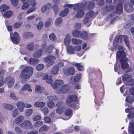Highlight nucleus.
I'll use <instances>...</instances> for the list:
<instances>
[{
  "instance_id": "f257e3e1",
  "label": "nucleus",
  "mask_w": 134,
  "mask_h": 134,
  "mask_svg": "<svg viewBox=\"0 0 134 134\" xmlns=\"http://www.w3.org/2000/svg\"><path fill=\"white\" fill-rule=\"evenodd\" d=\"M120 52H118L117 54V58H120L119 60L121 68L124 70L128 69L129 67V65L127 62L128 61L129 59L126 57L125 54L122 53L123 56H120Z\"/></svg>"
},
{
  "instance_id": "f03ea898",
  "label": "nucleus",
  "mask_w": 134,
  "mask_h": 134,
  "mask_svg": "<svg viewBox=\"0 0 134 134\" xmlns=\"http://www.w3.org/2000/svg\"><path fill=\"white\" fill-rule=\"evenodd\" d=\"M33 68L30 66L25 67L21 73V77L24 79L29 78L33 74Z\"/></svg>"
},
{
  "instance_id": "7ed1b4c3",
  "label": "nucleus",
  "mask_w": 134,
  "mask_h": 134,
  "mask_svg": "<svg viewBox=\"0 0 134 134\" xmlns=\"http://www.w3.org/2000/svg\"><path fill=\"white\" fill-rule=\"evenodd\" d=\"M95 13L93 11H90L88 13H86L85 15L84 19L82 20V22L83 24H86L88 23L89 25H87L88 27L91 24V21L92 18L94 16Z\"/></svg>"
},
{
  "instance_id": "20e7f679",
  "label": "nucleus",
  "mask_w": 134,
  "mask_h": 134,
  "mask_svg": "<svg viewBox=\"0 0 134 134\" xmlns=\"http://www.w3.org/2000/svg\"><path fill=\"white\" fill-rule=\"evenodd\" d=\"M122 40H124L126 46L129 49L130 48V46L129 44V41L126 36L120 35L114 38V42H120Z\"/></svg>"
},
{
  "instance_id": "39448f33",
  "label": "nucleus",
  "mask_w": 134,
  "mask_h": 134,
  "mask_svg": "<svg viewBox=\"0 0 134 134\" xmlns=\"http://www.w3.org/2000/svg\"><path fill=\"white\" fill-rule=\"evenodd\" d=\"M122 77L124 83H128L130 86L134 85V79L131 75L125 74L122 75Z\"/></svg>"
},
{
  "instance_id": "423d86ee",
  "label": "nucleus",
  "mask_w": 134,
  "mask_h": 134,
  "mask_svg": "<svg viewBox=\"0 0 134 134\" xmlns=\"http://www.w3.org/2000/svg\"><path fill=\"white\" fill-rule=\"evenodd\" d=\"M55 59L54 56L50 55L46 57L44 59L45 62L48 63L47 65L48 67H49L54 64L55 61L54 60Z\"/></svg>"
},
{
  "instance_id": "0eeeda50",
  "label": "nucleus",
  "mask_w": 134,
  "mask_h": 134,
  "mask_svg": "<svg viewBox=\"0 0 134 134\" xmlns=\"http://www.w3.org/2000/svg\"><path fill=\"white\" fill-rule=\"evenodd\" d=\"M19 126L25 129H30L33 127L31 122L28 120H25L23 122L20 124Z\"/></svg>"
},
{
  "instance_id": "6e6552de",
  "label": "nucleus",
  "mask_w": 134,
  "mask_h": 134,
  "mask_svg": "<svg viewBox=\"0 0 134 134\" xmlns=\"http://www.w3.org/2000/svg\"><path fill=\"white\" fill-rule=\"evenodd\" d=\"M63 72L65 75L67 76L73 75L75 73V70L73 66H71L64 69Z\"/></svg>"
},
{
  "instance_id": "1a4fd4ad",
  "label": "nucleus",
  "mask_w": 134,
  "mask_h": 134,
  "mask_svg": "<svg viewBox=\"0 0 134 134\" xmlns=\"http://www.w3.org/2000/svg\"><path fill=\"white\" fill-rule=\"evenodd\" d=\"M77 99V97L74 95H71L68 97L66 100V103L68 106L71 104L72 102H76Z\"/></svg>"
},
{
  "instance_id": "9d476101",
  "label": "nucleus",
  "mask_w": 134,
  "mask_h": 134,
  "mask_svg": "<svg viewBox=\"0 0 134 134\" xmlns=\"http://www.w3.org/2000/svg\"><path fill=\"white\" fill-rule=\"evenodd\" d=\"M10 38L12 41L14 43L18 44L19 43V41L20 40V38L18 34L16 32H15L13 35V36L12 37L10 35Z\"/></svg>"
},
{
  "instance_id": "9b49d317",
  "label": "nucleus",
  "mask_w": 134,
  "mask_h": 134,
  "mask_svg": "<svg viewBox=\"0 0 134 134\" xmlns=\"http://www.w3.org/2000/svg\"><path fill=\"white\" fill-rule=\"evenodd\" d=\"M69 89V87L68 85H65L62 87L60 90H56V93L58 94H60L61 92L63 93H66L68 92Z\"/></svg>"
},
{
  "instance_id": "f8f14e48",
  "label": "nucleus",
  "mask_w": 134,
  "mask_h": 134,
  "mask_svg": "<svg viewBox=\"0 0 134 134\" xmlns=\"http://www.w3.org/2000/svg\"><path fill=\"white\" fill-rule=\"evenodd\" d=\"M124 8L125 10L129 13L132 12L133 10V5L130 3H125L124 5Z\"/></svg>"
},
{
  "instance_id": "ddd939ff",
  "label": "nucleus",
  "mask_w": 134,
  "mask_h": 134,
  "mask_svg": "<svg viewBox=\"0 0 134 134\" xmlns=\"http://www.w3.org/2000/svg\"><path fill=\"white\" fill-rule=\"evenodd\" d=\"M88 9H93L95 7V3L93 2L89 1H86L83 4L84 7L85 8L87 6Z\"/></svg>"
},
{
  "instance_id": "4468645a",
  "label": "nucleus",
  "mask_w": 134,
  "mask_h": 134,
  "mask_svg": "<svg viewBox=\"0 0 134 134\" xmlns=\"http://www.w3.org/2000/svg\"><path fill=\"white\" fill-rule=\"evenodd\" d=\"M16 105L20 112H22L23 111L24 108L25 106V105L23 102L21 101H18L16 103Z\"/></svg>"
},
{
  "instance_id": "2eb2a0df",
  "label": "nucleus",
  "mask_w": 134,
  "mask_h": 134,
  "mask_svg": "<svg viewBox=\"0 0 134 134\" xmlns=\"http://www.w3.org/2000/svg\"><path fill=\"white\" fill-rule=\"evenodd\" d=\"M14 79L13 77H9V78H6L5 82H7L8 83V87L9 88L11 87L14 82Z\"/></svg>"
},
{
  "instance_id": "dca6fc26",
  "label": "nucleus",
  "mask_w": 134,
  "mask_h": 134,
  "mask_svg": "<svg viewBox=\"0 0 134 134\" xmlns=\"http://www.w3.org/2000/svg\"><path fill=\"white\" fill-rule=\"evenodd\" d=\"M85 8L84 7H82L81 9L78 10V12L75 15V17L77 18H80L82 17L84 15L85 13L84 9Z\"/></svg>"
},
{
  "instance_id": "f3484780",
  "label": "nucleus",
  "mask_w": 134,
  "mask_h": 134,
  "mask_svg": "<svg viewBox=\"0 0 134 134\" xmlns=\"http://www.w3.org/2000/svg\"><path fill=\"white\" fill-rule=\"evenodd\" d=\"M80 76L81 74H77L75 76L74 79L73 81L72 80L73 77H71L70 78V83L72 84H75L79 80L80 78Z\"/></svg>"
},
{
  "instance_id": "a211bd4d",
  "label": "nucleus",
  "mask_w": 134,
  "mask_h": 134,
  "mask_svg": "<svg viewBox=\"0 0 134 134\" xmlns=\"http://www.w3.org/2000/svg\"><path fill=\"white\" fill-rule=\"evenodd\" d=\"M43 50L42 49L38 50L36 52L34 53L33 56L34 57L38 58L42 54Z\"/></svg>"
},
{
  "instance_id": "6ab92c4d",
  "label": "nucleus",
  "mask_w": 134,
  "mask_h": 134,
  "mask_svg": "<svg viewBox=\"0 0 134 134\" xmlns=\"http://www.w3.org/2000/svg\"><path fill=\"white\" fill-rule=\"evenodd\" d=\"M122 5L121 2L118 4L116 7V12L118 14H121L122 13Z\"/></svg>"
},
{
  "instance_id": "aec40b11",
  "label": "nucleus",
  "mask_w": 134,
  "mask_h": 134,
  "mask_svg": "<svg viewBox=\"0 0 134 134\" xmlns=\"http://www.w3.org/2000/svg\"><path fill=\"white\" fill-rule=\"evenodd\" d=\"M41 77L42 79L46 80V82L48 83H51L52 81V76H48L47 75H45L44 76H41Z\"/></svg>"
},
{
  "instance_id": "412c9836",
  "label": "nucleus",
  "mask_w": 134,
  "mask_h": 134,
  "mask_svg": "<svg viewBox=\"0 0 134 134\" xmlns=\"http://www.w3.org/2000/svg\"><path fill=\"white\" fill-rule=\"evenodd\" d=\"M54 47L53 44L46 46L44 49V52L46 53H49L51 52L53 50Z\"/></svg>"
},
{
  "instance_id": "4be33fe9",
  "label": "nucleus",
  "mask_w": 134,
  "mask_h": 134,
  "mask_svg": "<svg viewBox=\"0 0 134 134\" xmlns=\"http://www.w3.org/2000/svg\"><path fill=\"white\" fill-rule=\"evenodd\" d=\"M67 52L70 54H73L75 51L74 47L71 45H68L66 47Z\"/></svg>"
},
{
  "instance_id": "5701e85b",
  "label": "nucleus",
  "mask_w": 134,
  "mask_h": 134,
  "mask_svg": "<svg viewBox=\"0 0 134 134\" xmlns=\"http://www.w3.org/2000/svg\"><path fill=\"white\" fill-rule=\"evenodd\" d=\"M72 64L74 66L76 67L79 71H82L84 69L83 66L81 64V63H73Z\"/></svg>"
},
{
  "instance_id": "b1692460",
  "label": "nucleus",
  "mask_w": 134,
  "mask_h": 134,
  "mask_svg": "<svg viewBox=\"0 0 134 134\" xmlns=\"http://www.w3.org/2000/svg\"><path fill=\"white\" fill-rule=\"evenodd\" d=\"M39 60L38 59H34L31 58L29 60L28 63L30 64L35 65L38 63Z\"/></svg>"
},
{
  "instance_id": "393cba45",
  "label": "nucleus",
  "mask_w": 134,
  "mask_h": 134,
  "mask_svg": "<svg viewBox=\"0 0 134 134\" xmlns=\"http://www.w3.org/2000/svg\"><path fill=\"white\" fill-rule=\"evenodd\" d=\"M51 3H47L45 4L41 8V11L42 12H45L48 9H49L51 6Z\"/></svg>"
},
{
  "instance_id": "a878e982",
  "label": "nucleus",
  "mask_w": 134,
  "mask_h": 134,
  "mask_svg": "<svg viewBox=\"0 0 134 134\" xmlns=\"http://www.w3.org/2000/svg\"><path fill=\"white\" fill-rule=\"evenodd\" d=\"M64 44L66 46L68 45L70 42V36L69 34H67L64 40Z\"/></svg>"
},
{
  "instance_id": "bb28decb",
  "label": "nucleus",
  "mask_w": 134,
  "mask_h": 134,
  "mask_svg": "<svg viewBox=\"0 0 134 134\" xmlns=\"http://www.w3.org/2000/svg\"><path fill=\"white\" fill-rule=\"evenodd\" d=\"M119 49L120 50L116 54V57L117 58V54L118 52H120V56H123V55L122 54V53H124L125 54V56H126V54L125 53V49L124 48V47L121 46H119L118 47Z\"/></svg>"
},
{
  "instance_id": "cd10ccee",
  "label": "nucleus",
  "mask_w": 134,
  "mask_h": 134,
  "mask_svg": "<svg viewBox=\"0 0 134 134\" xmlns=\"http://www.w3.org/2000/svg\"><path fill=\"white\" fill-rule=\"evenodd\" d=\"M84 7L83 3H80L79 4H76L74 6L73 9L75 11H77L81 9V7Z\"/></svg>"
},
{
  "instance_id": "c85d7f7f",
  "label": "nucleus",
  "mask_w": 134,
  "mask_h": 134,
  "mask_svg": "<svg viewBox=\"0 0 134 134\" xmlns=\"http://www.w3.org/2000/svg\"><path fill=\"white\" fill-rule=\"evenodd\" d=\"M24 119V118L23 116L22 115L19 116L15 119L14 122L18 124L22 122L23 121Z\"/></svg>"
},
{
  "instance_id": "c756f323",
  "label": "nucleus",
  "mask_w": 134,
  "mask_h": 134,
  "mask_svg": "<svg viewBox=\"0 0 134 134\" xmlns=\"http://www.w3.org/2000/svg\"><path fill=\"white\" fill-rule=\"evenodd\" d=\"M43 87L40 85H37L36 86L35 92L38 93H41L44 90Z\"/></svg>"
},
{
  "instance_id": "7c9ffc66",
  "label": "nucleus",
  "mask_w": 134,
  "mask_h": 134,
  "mask_svg": "<svg viewBox=\"0 0 134 134\" xmlns=\"http://www.w3.org/2000/svg\"><path fill=\"white\" fill-rule=\"evenodd\" d=\"M80 37L84 39L87 40L88 37V34L86 31L81 32Z\"/></svg>"
},
{
  "instance_id": "2f4dec72",
  "label": "nucleus",
  "mask_w": 134,
  "mask_h": 134,
  "mask_svg": "<svg viewBox=\"0 0 134 134\" xmlns=\"http://www.w3.org/2000/svg\"><path fill=\"white\" fill-rule=\"evenodd\" d=\"M65 114L66 116H70L68 118L69 119H70L72 115V111L71 109L69 108L67 109L65 111Z\"/></svg>"
},
{
  "instance_id": "473e14b6",
  "label": "nucleus",
  "mask_w": 134,
  "mask_h": 134,
  "mask_svg": "<svg viewBox=\"0 0 134 134\" xmlns=\"http://www.w3.org/2000/svg\"><path fill=\"white\" fill-rule=\"evenodd\" d=\"M30 87L29 84H25L24 85L22 88V90L28 91H31L32 89L30 88Z\"/></svg>"
},
{
  "instance_id": "72a5a7b5",
  "label": "nucleus",
  "mask_w": 134,
  "mask_h": 134,
  "mask_svg": "<svg viewBox=\"0 0 134 134\" xmlns=\"http://www.w3.org/2000/svg\"><path fill=\"white\" fill-rule=\"evenodd\" d=\"M34 36V35L30 32H26L23 35V36L25 38H31Z\"/></svg>"
},
{
  "instance_id": "f704fd0d",
  "label": "nucleus",
  "mask_w": 134,
  "mask_h": 134,
  "mask_svg": "<svg viewBox=\"0 0 134 134\" xmlns=\"http://www.w3.org/2000/svg\"><path fill=\"white\" fill-rule=\"evenodd\" d=\"M33 110L31 109H27L25 110V116L26 117L30 116L32 114Z\"/></svg>"
},
{
  "instance_id": "c9c22d12",
  "label": "nucleus",
  "mask_w": 134,
  "mask_h": 134,
  "mask_svg": "<svg viewBox=\"0 0 134 134\" xmlns=\"http://www.w3.org/2000/svg\"><path fill=\"white\" fill-rule=\"evenodd\" d=\"M72 34L73 36L76 37H80L81 34V31L77 30H74L72 32Z\"/></svg>"
},
{
  "instance_id": "e433bc0d",
  "label": "nucleus",
  "mask_w": 134,
  "mask_h": 134,
  "mask_svg": "<svg viewBox=\"0 0 134 134\" xmlns=\"http://www.w3.org/2000/svg\"><path fill=\"white\" fill-rule=\"evenodd\" d=\"M130 126L129 127V131L132 134H134V122L130 123Z\"/></svg>"
},
{
  "instance_id": "4c0bfd02",
  "label": "nucleus",
  "mask_w": 134,
  "mask_h": 134,
  "mask_svg": "<svg viewBox=\"0 0 134 134\" xmlns=\"http://www.w3.org/2000/svg\"><path fill=\"white\" fill-rule=\"evenodd\" d=\"M71 42L72 44H81L82 42L81 40L75 38H72L71 39Z\"/></svg>"
},
{
  "instance_id": "58836bf2",
  "label": "nucleus",
  "mask_w": 134,
  "mask_h": 134,
  "mask_svg": "<svg viewBox=\"0 0 134 134\" xmlns=\"http://www.w3.org/2000/svg\"><path fill=\"white\" fill-rule=\"evenodd\" d=\"M45 104V103L44 102H37L34 103V105L36 107H41L44 106Z\"/></svg>"
},
{
  "instance_id": "ea45409f",
  "label": "nucleus",
  "mask_w": 134,
  "mask_h": 134,
  "mask_svg": "<svg viewBox=\"0 0 134 134\" xmlns=\"http://www.w3.org/2000/svg\"><path fill=\"white\" fill-rule=\"evenodd\" d=\"M69 11V10L68 8H65L63 11H62L61 13H59V15L60 16L64 17L67 14Z\"/></svg>"
},
{
  "instance_id": "a19ab883",
  "label": "nucleus",
  "mask_w": 134,
  "mask_h": 134,
  "mask_svg": "<svg viewBox=\"0 0 134 134\" xmlns=\"http://www.w3.org/2000/svg\"><path fill=\"white\" fill-rule=\"evenodd\" d=\"M47 98L50 101L53 100L54 101H57L58 98L57 96H50L47 97Z\"/></svg>"
},
{
  "instance_id": "79ce46f5",
  "label": "nucleus",
  "mask_w": 134,
  "mask_h": 134,
  "mask_svg": "<svg viewBox=\"0 0 134 134\" xmlns=\"http://www.w3.org/2000/svg\"><path fill=\"white\" fill-rule=\"evenodd\" d=\"M34 45L33 42H31L26 45V47L29 51H31L33 49Z\"/></svg>"
},
{
  "instance_id": "37998d69",
  "label": "nucleus",
  "mask_w": 134,
  "mask_h": 134,
  "mask_svg": "<svg viewBox=\"0 0 134 134\" xmlns=\"http://www.w3.org/2000/svg\"><path fill=\"white\" fill-rule=\"evenodd\" d=\"M53 22L51 18L48 19L45 24V26L46 27H47L48 26H50L52 24V23Z\"/></svg>"
},
{
  "instance_id": "c03bdc74",
  "label": "nucleus",
  "mask_w": 134,
  "mask_h": 134,
  "mask_svg": "<svg viewBox=\"0 0 134 134\" xmlns=\"http://www.w3.org/2000/svg\"><path fill=\"white\" fill-rule=\"evenodd\" d=\"M3 106L5 108L9 110H12L13 109V106L11 104L5 103L3 104Z\"/></svg>"
},
{
  "instance_id": "a18cd8bd",
  "label": "nucleus",
  "mask_w": 134,
  "mask_h": 134,
  "mask_svg": "<svg viewBox=\"0 0 134 134\" xmlns=\"http://www.w3.org/2000/svg\"><path fill=\"white\" fill-rule=\"evenodd\" d=\"M23 24V22L21 21L16 22L14 24L13 27L15 29H18Z\"/></svg>"
},
{
  "instance_id": "49530a36",
  "label": "nucleus",
  "mask_w": 134,
  "mask_h": 134,
  "mask_svg": "<svg viewBox=\"0 0 134 134\" xmlns=\"http://www.w3.org/2000/svg\"><path fill=\"white\" fill-rule=\"evenodd\" d=\"M58 68L57 66H54L52 70V74L54 75L56 74L58 72Z\"/></svg>"
},
{
  "instance_id": "de8ad7c7",
  "label": "nucleus",
  "mask_w": 134,
  "mask_h": 134,
  "mask_svg": "<svg viewBox=\"0 0 134 134\" xmlns=\"http://www.w3.org/2000/svg\"><path fill=\"white\" fill-rule=\"evenodd\" d=\"M9 8V6L4 4L2 5L0 7V10L1 12H4Z\"/></svg>"
},
{
  "instance_id": "09e8293b",
  "label": "nucleus",
  "mask_w": 134,
  "mask_h": 134,
  "mask_svg": "<svg viewBox=\"0 0 134 134\" xmlns=\"http://www.w3.org/2000/svg\"><path fill=\"white\" fill-rule=\"evenodd\" d=\"M29 3L27 1H26L24 3L23 5L21 7V9L23 10H26L29 7Z\"/></svg>"
},
{
  "instance_id": "8fccbe9b",
  "label": "nucleus",
  "mask_w": 134,
  "mask_h": 134,
  "mask_svg": "<svg viewBox=\"0 0 134 134\" xmlns=\"http://www.w3.org/2000/svg\"><path fill=\"white\" fill-rule=\"evenodd\" d=\"M64 110V108L63 107H59L56 109V112L58 114H61L63 112Z\"/></svg>"
},
{
  "instance_id": "3c124183",
  "label": "nucleus",
  "mask_w": 134,
  "mask_h": 134,
  "mask_svg": "<svg viewBox=\"0 0 134 134\" xmlns=\"http://www.w3.org/2000/svg\"><path fill=\"white\" fill-rule=\"evenodd\" d=\"M13 13V12L12 11H7L4 13V15L6 17L9 18L12 15Z\"/></svg>"
},
{
  "instance_id": "603ef678",
  "label": "nucleus",
  "mask_w": 134,
  "mask_h": 134,
  "mask_svg": "<svg viewBox=\"0 0 134 134\" xmlns=\"http://www.w3.org/2000/svg\"><path fill=\"white\" fill-rule=\"evenodd\" d=\"M48 107L49 108H53L54 106V103L52 101L49 100L47 103Z\"/></svg>"
},
{
  "instance_id": "864d4df0",
  "label": "nucleus",
  "mask_w": 134,
  "mask_h": 134,
  "mask_svg": "<svg viewBox=\"0 0 134 134\" xmlns=\"http://www.w3.org/2000/svg\"><path fill=\"white\" fill-rule=\"evenodd\" d=\"M68 63V62L66 60H64L63 62H60L58 63V66H57L58 67H61L64 65H67Z\"/></svg>"
},
{
  "instance_id": "5fc2aeb1",
  "label": "nucleus",
  "mask_w": 134,
  "mask_h": 134,
  "mask_svg": "<svg viewBox=\"0 0 134 134\" xmlns=\"http://www.w3.org/2000/svg\"><path fill=\"white\" fill-rule=\"evenodd\" d=\"M43 25V23L42 21H40L37 24V29L39 30H41L42 28Z\"/></svg>"
},
{
  "instance_id": "6e6d98bb",
  "label": "nucleus",
  "mask_w": 134,
  "mask_h": 134,
  "mask_svg": "<svg viewBox=\"0 0 134 134\" xmlns=\"http://www.w3.org/2000/svg\"><path fill=\"white\" fill-rule=\"evenodd\" d=\"M41 110L43 113L44 115H47L48 113V109L47 107L41 108Z\"/></svg>"
},
{
  "instance_id": "4d7b16f0",
  "label": "nucleus",
  "mask_w": 134,
  "mask_h": 134,
  "mask_svg": "<svg viewBox=\"0 0 134 134\" xmlns=\"http://www.w3.org/2000/svg\"><path fill=\"white\" fill-rule=\"evenodd\" d=\"M114 7L113 6L110 5L109 6L106 7L104 10L108 12H110L114 9Z\"/></svg>"
},
{
  "instance_id": "13d9d810",
  "label": "nucleus",
  "mask_w": 134,
  "mask_h": 134,
  "mask_svg": "<svg viewBox=\"0 0 134 134\" xmlns=\"http://www.w3.org/2000/svg\"><path fill=\"white\" fill-rule=\"evenodd\" d=\"M27 2L32 7L35 6L37 2L35 0H27Z\"/></svg>"
},
{
  "instance_id": "bf43d9fd",
  "label": "nucleus",
  "mask_w": 134,
  "mask_h": 134,
  "mask_svg": "<svg viewBox=\"0 0 134 134\" xmlns=\"http://www.w3.org/2000/svg\"><path fill=\"white\" fill-rule=\"evenodd\" d=\"M62 20V17H59L56 19L55 21V24L56 26H58L60 24Z\"/></svg>"
},
{
  "instance_id": "052dcab7",
  "label": "nucleus",
  "mask_w": 134,
  "mask_h": 134,
  "mask_svg": "<svg viewBox=\"0 0 134 134\" xmlns=\"http://www.w3.org/2000/svg\"><path fill=\"white\" fill-rule=\"evenodd\" d=\"M44 67V65L43 64H40L36 66V69L38 71H40L43 69Z\"/></svg>"
},
{
  "instance_id": "680f3d73",
  "label": "nucleus",
  "mask_w": 134,
  "mask_h": 134,
  "mask_svg": "<svg viewBox=\"0 0 134 134\" xmlns=\"http://www.w3.org/2000/svg\"><path fill=\"white\" fill-rule=\"evenodd\" d=\"M68 106L70 107L74 108L75 110L77 109L79 107V105H75L73 103L71 104L68 105Z\"/></svg>"
},
{
  "instance_id": "e2e57ef3",
  "label": "nucleus",
  "mask_w": 134,
  "mask_h": 134,
  "mask_svg": "<svg viewBox=\"0 0 134 134\" xmlns=\"http://www.w3.org/2000/svg\"><path fill=\"white\" fill-rule=\"evenodd\" d=\"M43 122L41 121H38L35 123L34 126L36 127L40 126L43 124Z\"/></svg>"
},
{
  "instance_id": "0e129e2a",
  "label": "nucleus",
  "mask_w": 134,
  "mask_h": 134,
  "mask_svg": "<svg viewBox=\"0 0 134 134\" xmlns=\"http://www.w3.org/2000/svg\"><path fill=\"white\" fill-rule=\"evenodd\" d=\"M41 117L40 115H34L33 117V119L34 121H36L41 119Z\"/></svg>"
},
{
  "instance_id": "69168bd1",
  "label": "nucleus",
  "mask_w": 134,
  "mask_h": 134,
  "mask_svg": "<svg viewBox=\"0 0 134 134\" xmlns=\"http://www.w3.org/2000/svg\"><path fill=\"white\" fill-rule=\"evenodd\" d=\"M15 130L16 133L20 134L22 132V130L18 127H16L15 128Z\"/></svg>"
},
{
  "instance_id": "338daca9",
  "label": "nucleus",
  "mask_w": 134,
  "mask_h": 134,
  "mask_svg": "<svg viewBox=\"0 0 134 134\" xmlns=\"http://www.w3.org/2000/svg\"><path fill=\"white\" fill-rule=\"evenodd\" d=\"M10 96L12 99L15 100H17L18 98V97L15 96V94L13 93H11L10 94Z\"/></svg>"
},
{
  "instance_id": "774afa93",
  "label": "nucleus",
  "mask_w": 134,
  "mask_h": 134,
  "mask_svg": "<svg viewBox=\"0 0 134 134\" xmlns=\"http://www.w3.org/2000/svg\"><path fill=\"white\" fill-rule=\"evenodd\" d=\"M49 37L50 40L53 41L55 40L56 38L55 35L53 33L51 34L49 36Z\"/></svg>"
}]
</instances>
